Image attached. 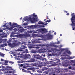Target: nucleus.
Returning <instances> with one entry per match:
<instances>
[{
    "label": "nucleus",
    "mask_w": 75,
    "mask_h": 75,
    "mask_svg": "<svg viewBox=\"0 0 75 75\" xmlns=\"http://www.w3.org/2000/svg\"><path fill=\"white\" fill-rule=\"evenodd\" d=\"M49 56H52V54H49Z\"/></svg>",
    "instance_id": "nucleus-50"
},
{
    "label": "nucleus",
    "mask_w": 75,
    "mask_h": 75,
    "mask_svg": "<svg viewBox=\"0 0 75 75\" xmlns=\"http://www.w3.org/2000/svg\"><path fill=\"white\" fill-rule=\"evenodd\" d=\"M48 69V68L46 67H44L42 69V70L43 71H44V70H47Z\"/></svg>",
    "instance_id": "nucleus-20"
},
{
    "label": "nucleus",
    "mask_w": 75,
    "mask_h": 75,
    "mask_svg": "<svg viewBox=\"0 0 75 75\" xmlns=\"http://www.w3.org/2000/svg\"><path fill=\"white\" fill-rule=\"evenodd\" d=\"M71 68H72V67H69V69H71Z\"/></svg>",
    "instance_id": "nucleus-48"
},
{
    "label": "nucleus",
    "mask_w": 75,
    "mask_h": 75,
    "mask_svg": "<svg viewBox=\"0 0 75 75\" xmlns=\"http://www.w3.org/2000/svg\"><path fill=\"white\" fill-rule=\"evenodd\" d=\"M41 75V74H35V75Z\"/></svg>",
    "instance_id": "nucleus-57"
},
{
    "label": "nucleus",
    "mask_w": 75,
    "mask_h": 75,
    "mask_svg": "<svg viewBox=\"0 0 75 75\" xmlns=\"http://www.w3.org/2000/svg\"><path fill=\"white\" fill-rule=\"evenodd\" d=\"M66 52H67V53L68 54H69V55L71 54V52H70V51H68V50H66Z\"/></svg>",
    "instance_id": "nucleus-19"
},
{
    "label": "nucleus",
    "mask_w": 75,
    "mask_h": 75,
    "mask_svg": "<svg viewBox=\"0 0 75 75\" xmlns=\"http://www.w3.org/2000/svg\"><path fill=\"white\" fill-rule=\"evenodd\" d=\"M12 72L11 71H9V73H12Z\"/></svg>",
    "instance_id": "nucleus-53"
},
{
    "label": "nucleus",
    "mask_w": 75,
    "mask_h": 75,
    "mask_svg": "<svg viewBox=\"0 0 75 75\" xmlns=\"http://www.w3.org/2000/svg\"><path fill=\"white\" fill-rule=\"evenodd\" d=\"M46 37H47V38L49 39V40L50 39H52V38L53 37L52 35H51L50 34H47L46 35Z\"/></svg>",
    "instance_id": "nucleus-6"
},
{
    "label": "nucleus",
    "mask_w": 75,
    "mask_h": 75,
    "mask_svg": "<svg viewBox=\"0 0 75 75\" xmlns=\"http://www.w3.org/2000/svg\"><path fill=\"white\" fill-rule=\"evenodd\" d=\"M8 24L10 25H11V22H9L8 23Z\"/></svg>",
    "instance_id": "nucleus-42"
},
{
    "label": "nucleus",
    "mask_w": 75,
    "mask_h": 75,
    "mask_svg": "<svg viewBox=\"0 0 75 75\" xmlns=\"http://www.w3.org/2000/svg\"><path fill=\"white\" fill-rule=\"evenodd\" d=\"M29 48H33V47L31 46H29Z\"/></svg>",
    "instance_id": "nucleus-44"
},
{
    "label": "nucleus",
    "mask_w": 75,
    "mask_h": 75,
    "mask_svg": "<svg viewBox=\"0 0 75 75\" xmlns=\"http://www.w3.org/2000/svg\"><path fill=\"white\" fill-rule=\"evenodd\" d=\"M51 22V20L49 19L48 21L47 20V21H45V22L46 23H47V22Z\"/></svg>",
    "instance_id": "nucleus-29"
},
{
    "label": "nucleus",
    "mask_w": 75,
    "mask_h": 75,
    "mask_svg": "<svg viewBox=\"0 0 75 75\" xmlns=\"http://www.w3.org/2000/svg\"><path fill=\"white\" fill-rule=\"evenodd\" d=\"M37 43H40V42H39V41H37Z\"/></svg>",
    "instance_id": "nucleus-55"
},
{
    "label": "nucleus",
    "mask_w": 75,
    "mask_h": 75,
    "mask_svg": "<svg viewBox=\"0 0 75 75\" xmlns=\"http://www.w3.org/2000/svg\"><path fill=\"white\" fill-rule=\"evenodd\" d=\"M30 57V54H25V57L26 58H29Z\"/></svg>",
    "instance_id": "nucleus-13"
},
{
    "label": "nucleus",
    "mask_w": 75,
    "mask_h": 75,
    "mask_svg": "<svg viewBox=\"0 0 75 75\" xmlns=\"http://www.w3.org/2000/svg\"><path fill=\"white\" fill-rule=\"evenodd\" d=\"M8 62L9 64H14V62L12 61H9Z\"/></svg>",
    "instance_id": "nucleus-25"
},
{
    "label": "nucleus",
    "mask_w": 75,
    "mask_h": 75,
    "mask_svg": "<svg viewBox=\"0 0 75 75\" xmlns=\"http://www.w3.org/2000/svg\"><path fill=\"white\" fill-rule=\"evenodd\" d=\"M24 29L23 28L22 29H21L19 30V31L21 33H23V32H24Z\"/></svg>",
    "instance_id": "nucleus-18"
},
{
    "label": "nucleus",
    "mask_w": 75,
    "mask_h": 75,
    "mask_svg": "<svg viewBox=\"0 0 75 75\" xmlns=\"http://www.w3.org/2000/svg\"><path fill=\"white\" fill-rule=\"evenodd\" d=\"M8 45H10V47H17V46L19 45V42H17L16 43L14 42L13 43V44L9 43L8 44Z\"/></svg>",
    "instance_id": "nucleus-3"
},
{
    "label": "nucleus",
    "mask_w": 75,
    "mask_h": 75,
    "mask_svg": "<svg viewBox=\"0 0 75 75\" xmlns=\"http://www.w3.org/2000/svg\"><path fill=\"white\" fill-rule=\"evenodd\" d=\"M71 22L72 23L71 25L75 26V23H75V16H72L71 18Z\"/></svg>",
    "instance_id": "nucleus-4"
},
{
    "label": "nucleus",
    "mask_w": 75,
    "mask_h": 75,
    "mask_svg": "<svg viewBox=\"0 0 75 75\" xmlns=\"http://www.w3.org/2000/svg\"><path fill=\"white\" fill-rule=\"evenodd\" d=\"M54 44L53 43H51L49 44V45L50 47H53L54 46Z\"/></svg>",
    "instance_id": "nucleus-26"
},
{
    "label": "nucleus",
    "mask_w": 75,
    "mask_h": 75,
    "mask_svg": "<svg viewBox=\"0 0 75 75\" xmlns=\"http://www.w3.org/2000/svg\"><path fill=\"white\" fill-rule=\"evenodd\" d=\"M48 47H49V45H46V47L47 48H48Z\"/></svg>",
    "instance_id": "nucleus-38"
},
{
    "label": "nucleus",
    "mask_w": 75,
    "mask_h": 75,
    "mask_svg": "<svg viewBox=\"0 0 75 75\" xmlns=\"http://www.w3.org/2000/svg\"><path fill=\"white\" fill-rule=\"evenodd\" d=\"M62 56H68V55H67V54L66 55H62Z\"/></svg>",
    "instance_id": "nucleus-51"
},
{
    "label": "nucleus",
    "mask_w": 75,
    "mask_h": 75,
    "mask_svg": "<svg viewBox=\"0 0 75 75\" xmlns=\"http://www.w3.org/2000/svg\"><path fill=\"white\" fill-rule=\"evenodd\" d=\"M30 35V34H28L27 33H26L25 34V36H26V37H29Z\"/></svg>",
    "instance_id": "nucleus-21"
},
{
    "label": "nucleus",
    "mask_w": 75,
    "mask_h": 75,
    "mask_svg": "<svg viewBox=\"0 0 75 75\" xmlns=\"http://www.w3.org/2000/svg\"><path fill=\"white\" fill-rule=\"evenodd\" d=\"M2 41H3V40L1 39H0V43H1L2 42Z\"/></svg>",
    "instance_id": "nucleus-31"
},
{
    "label": "nucleus",
    "mask_w": 75,
    "mask_h": 75,
    "mask_svg": "<svg viewBox=\"0 0 75 75\" xmlns=\"http://www.w3.org/2000/svg\"><path fill=\"white\" fill-rule=\"evenodd\" d=\"M23 64H21V67H23Z\"/></svg>",
    "instance_id": "nucleus-56"
},
{
    "label": "nucleus",
    "mask_w": 75,
    "mask_h": 75,
    "mask_svg": "<svg viewBox=\"0 0 75 75\" xmlns=\"http://www.w3.org/2000/svg\"><path fill=\"white\" fill-rule=\"evenodd\" d=\"M3 30H2V29H0V32H3Z\"/></svg>",
    "instance_id": "nucleus-35"
},
{
    "label": "nucleus",
    "mask_w": 75,
    "mask_h": 75,
    "mask_svg": "<svg viewBox=\"0 0 75 75\" xmlns=\"http://www.w3.org/2000/svg\"><path fill=\"white\" fill-rule=\"evenodd\" d=\"M32 70H33V71H34H34H35V69H34L33 68V69H32Z\"/></svg>",
    "instance_id": "nucleus-47"
},
{
    "label": "nucleus",
    "mask_w": 75,
    "mask_h": 75,
    "mask_svg": "<svg viewBox=\"0 0 75 75\" xmlns=\"http://www.w3.org/2000/svg\"><path fill=\"white\" fill-rule=\"evenodd\" d=\"M47 17L48 20L49 19V17H48V16H47Z\"/></svg>",
    "instance_id": "nucleus-45"
},
{
    "label": "nucleus",
    "mask_w": 75,
    "mask_h": 75,
    "mask_svg": "<svg viewBox=\"0 0 75 75\" xmlns=\"http://www.w3.org/2000/svg\"><path fill=\"white\" fill-rule=\"evenodd\" d=\"M60 75H63V74H62V73H61Z\"/></svg>",
    "instance_id": "nucleus-64"
},
{
    "label": "nucleus",
    "mask_w": 75,
    "mask_h": 75,
    "mask_svg": "<svg viewBox=\"0 0 75 75\" xmlns=\"http://www.w3.org/2000/svg\"><path fill=\"white\" fill-rule=\"evenodd\" d=\"M22 46L23 47H21L20 49H18L17 50V51H23L22 50H24V49H25L26 48V47L25 46L22 45Z\"/></svg>",
    "instance_id": "nucleus-7"
},
{
    "label": "nucleus",
    "mask_w": 75,
    "mask_h": 75,
    "mask_svg": "<svg viewBox=\"0 0 75 75\" xmlns=\"http://www.w3.org/2000/svg\"><path fill=\"white\" fill-rule=\"evenodd\" d=\"M17 36L18 37H20V38H21V37H24V36H25V34H20L17 35Z\"/></svg>",
    "instance_id": "nucleus-12"
},
{
    "label": "nucleus",
    "mask_w": 75,
    "mask_h": 75,
    "mask_svg": "<svg viewBox=\"0 0 75 75\" xmlns=\"http://www.w3.org/2000/svg\"><path fill=\"white\" fill-rule=\"evenodd\" d=\"M67 15H69V13H67Z\"/></svg>",
    "instance_id": "nucleus-63"
},
{
    "label": "nucleus",
    "mask_w": 75,
    "mask_h": 75,
    "mask_svg": "<svg viewBox=\"0 0 75 75\" xmlns=\"http://www.w3.org/2000/svg\"><path fill=\"white\" fill-rule=\"evenodd\" d=\"M5 62L6 64H8V61H7V60H5Z\"/></svg>",
    "instance_id": "nucleus-30"
},
{
    "label": "nucleus",
    "mask_w": 75,
    "mask_h": 75,
    "mask_svg": "<svg viewBox=\"0 0 75 75\" xmlns=\"http://www.w3.org/2000/svg\"><path fill=\"white\" fill-rule=\"evenodd\" d=\"M40 31L43 33H45L47 32V30L45 28H41L40 30Z\"/></svg>",
    "instance_id": "nucleus-8"
},
{
    "label": "nucleus",
    "mask_w": 75,
    "mask_h": 75,
    "mask_svg": "<svg viewBox=\"0 0 75 75\" xmlns=\"http://www.w3.org/2000/svg\"><path fill=\"white\" fill-rule=\"evenodd\" d=\"M1 62H3V61H5V60L3 59H1Z\"/></svg>",
    "instance_id": "nucleus-36"
},
{
    "label": "nucleus",
    "mask_w": 75,
    "mask_h": 75,
    "mask_svg": "<svg viewBox=\"0 0 75 75\" xmlns=\"http://www.w3.org/2000/svg\"><path fill=\"white\" fill-rule=\"evenodd\" d=\"M24 21H26V20H28V21H30L31 23H34L35 22V18L34 17H33L32 19L31 18V17H30L28 18H23Z\"/></svg>",
    "instance_id": "nucleus-2"
},
{
    "label": "nucleus",
    "mask_w": 75,
    "mask_h": 75,
    "mask_svg": "<svg viewBox=\"0 0 75 75\" xmlns=\"http://www.w3.org/2000/svg\"><path fill=\"white\" fill-rule=\"evenodd\" d=\"M22 19H23V18H22V17L20 18V20H21Z\"/></svg>",
    "instance_id": "nucleus-62"
},
{
    "label": "nucleus",
    "mask_w": 75,
    "mask_h": 75,
    "mask_svg": "<svg viewBox=\"0 0 75 75\" xmlns=\"http://www.w3.org/2000/svg\"><path fill=\"white\" fill-rule=\"evenodd\" d=\"M43 57H45V54H44V55H43Z\"/></svg>",
    "instance_id": "nucleus-61"
},
{
    "label": "nucleus",
    "mask_w": 75,
    "mask_h": 75,
    "mask_svg": "<svg viewBox=\"0 0 75 75\" xmlns=\"http://www.w3.org/2000/svg\"><path fill=\"white\" fill-rule=\"evenodd\" d=\"M34 48H36V49H38V48H39V47H34Z\"/></svg>",
    "instance_id": "nucleus-37"
},
{
    "label": "nucleus",
    "mask_w": 75,
    "mask_h": 75,
    "mask_svg": "<svg viewBox=\"0 0 75 75\" xmlns=\"http://www.w3.org/2000/svg\"><path fill=\"white\" fill-rule=\"evenodd\" d=\"M44 73H45V74H48V73L47 71H45Z\"/></svg>",
    "instance_id": "nucleus-32"
},
{
    "label": "nucleus",
    "mask_w": 75,
    "mask_h": 75,
    "mask_svg": "<svg viewBox=\"0 0 75 75\" xmlns=\"http://www.w3.org/2000/svg\"><path fill=\"white\" fill-rule=\"evenodd\" d=\"M60 42H59V41H58L57 42V44H60Z\"/></svg>",
    "instance_id": "nucleus-40"
},
{
    "label": "nucleus",
    "mask_w": 75,
    "mask_h": 75,
    "mask_svg": "<svg viewBox=\"0 0 75 75\" xmlns=\"http://www.w3.org/2000/svg\"><path fill=\"white\" fill-rule=\"evenodd\" d=\"M51 67V65H49V66H47V67Z\"/></svg>",
    "instance_id": "nucleus-52"
},
{
    "label": "nucleus",
    "mask_w": 75,
    "mask_h": 75,
    "mask_svg": "<svg viewBox=\"0 0 75 75\" xmlns=\"http://www.w3.org/2000/svg\"><path fill=\"white\" fill-rule=\"evenodd\" d=\"M33 57H37V55H36V54H33Z\"/></svg>",
    "instance_id": "nucleus-41"
},
{
    "label": "nucleus",
    "mask_w": 75,
    "mask_h": 75,
    "mask_svg": "<svg viewBox=\"0 0 75 75\" xmlns=\"http://www.w3.org/2000/svg\"><path fill=\"white\" fill-rule=\"evenodd\" d=\"M35 61V60L34 59H30V61H28V62H34Z\"/></svg>",
    "instance_id": "nucleus-17"
},
{
    "label": "nucleus",
    "mask_w": 75,
    "mask_h": 75,
    "mask_svg": "<svg viewBox=\"0 0 75 75\" xmlns=\"http://www.w3.org/2000/svg\"><path fill=\"white\" fill-rule=\"evenodd\" d=\"M38 24H44V23L42 22V21H40L38 23Z\"/></svg>",
    "instance_id": "nucleus-22"
},
{
    "label": "nucleus",
    "mask_w": 75,
    "mask_h": 75,
    "mask_svg": "<svg viewBox=\"0 0 75 75\" xmlns=\"http://www.w3.org/2000/svg\"><path fill=\"white\" fill-rule=\"evenodd\" d=\"M25 51L26 53H28V50L27 49H26L25 50Z\"/></svg>",
    "instance_id": "nucleus-28"
},
{
    "label": "nucleus",
    "mask_w": 75,
    "mask_h": 75,
    "mask_svg": "<svg viewBox=\"0 0 75 75\" xmlns=\"http://www.w3.org/2000/svg\"><path fill=\"white\" fill-rule=\"evenodd\" d=\"M66 71H65L63 69H58L57 71H56L57 72L59 73V72H65Z\"/></svg>",
    "instance_id": "nucleus-9"
},
{
    "label": "nucleus",
    "mask_w": 75,
    "mask_h": 75,
    "mask_svg": "<svg viewBox=\"0 0 75 75\" xmlns=\"http://www.w3.org/2000/svg\"><path fill=\"white\" fill-rule=\"evenodd\" d=\"M33 69L32 68H29L27 69L28 70H32Z\"/></svg>",
    "instance_id": "nucleus-27"
},
{
    "label": "nucleus",
    "mask_w": 75,
    "mask_h": 75,
    "mask_svg": "<svg viewBox=\"0 0 75 75\" xmlns=\"http://www.w3.org/2000/svg\"><path fill=\"white\" fill-rule=\"evenodd\" d=\"M8 30H10L11 31V30H12V29H11V27L10 28H8Z\"/></svg>",
    "instance_id": "nucleus-39"
},
{
    "label": "nucleus",
    "mask_w": 75,
    "mask_h": 75,
    "mask_svg": "<svg viewBox=\"0 0 75 75\" xmlns=\"http://www.w3.org/2000/svg\"><path fill=\"white\" fill-rule=\"evenodd\" d=\"M74 13H73L71 14V16H74Z\"/></svg>",
    "instance_id": "nucleus-49"
},
{
    "label": "nucleus",
    "mask_w": 75,
    "mask_h": 75,
    "mask_svg": "<svg viewBox=\"0 0 75 75\" xmlns=\"http://www.w3.org/2000/svg\"><path fill=\"white\" fill-rule=\"evenodd\" d=\"M4 54L2 53L1 52H0V56H1V57H4Z\"/></svg>",
    "instance_id": "nucleus-24"
},
{
    "label": "nucleus",
    "mask_w": 75,
    "mask_h": 75,
    "mask_svg": "<svg viewBox=\"0 0 75 75\" xmlns=\"http://www.w3.org/2000/svg\"><path fill=\"white\" fill-rule=\"evenodd\" d=\"M12 40H15L16 38H12Z\"/></svg>",
    "instance_id": "nucleus-58"
},
{
    "label": "nucleus",
    "mask_w": 75,
    "mask_h": 75,
    "mask_svg": "<svg viewBox=\"0 0 75 75\" xmlns=\"http://www.w3.org/2000/svg\"><path fill=\"white\" fill-rule=\"evenodd\" d=\"M38 51L40 53H41L43 52V51H42V49H40L38 50Z\"/></svg>",
    "instance_id": "nucleus-23"
},
{
    "label": "nucleus",
    "mask_w": 75,
    "mask_h": 75,
    "mask_svg": "<svg viewBox=\"0 0 75 75\" xmlns=\"http://www.w3.org/2000/svg\"><path fill=\"white\" fill-rule=\"evenodd\" d=\"M40 64H39L37 63H35L34 64H31V65H33V66H35V67H38V65Z\"/></svg>",
    "instance_id": "nucleus-10"
},
{
    "label": "nucleus",
    "mask_w": 75,
    "mask_h": 75,
    "mask_svg": "<svg viewBox=\"0 0 75 75\" xmlns=\"http://www.w3.org/2000/svg\"><path fill=\"white\" fill-rule=\"evenodd\" d=\"M59 47H62V45H60L59 46Z\"/></svg>",
    "instance_id": "nucleus-60"
},
{
    "label": "nucleus",
    "mask_w": 75,
    "mask_h": 75,
    "mask_svg": "<svg viewBox=\"0 0 75 75\" xmlns=\"http://www.w3.org/2000/svg\"><path fill=\"white\" fill-rule=\"evenodd\" d=\"M51 75H56V74H55L52 73L51 74Z\"/></svg>",
    "instance_id": "nucleus-33"
},
{
    "label": "nucleus",
    "mask_w": 75,
    "mask_h": 75,
    "mask_svg": "<svg viewBox=\"0 0 75 75\" xmlns=\"http://www.w3.org/2000/svg\"><path fill=\"white\" fill-rule=\"evenodd\" d=\"M65 49H62L61 50V52H62V51H64V50Z\"/></svg>",
    "instance_id": "nucleus-43"
},
{
    "label": "nucleus",
    "mask_w": 75,
    "mask_h": 75,
    "mask_svg": "<svg viewBox=\"0 0 75 75\" xmlns=\"http://www.w3.org/2000/svg\"><path fill=\"white\" fill-rule=\"evenodd\" d=\"M46 46V45L44 44H43L42 45V47H45Z\"/></svg>",
    "instance_id": "nucleus-34"
},
{
    "label": "nucleus",
    "mask_w": 75,
    "mask_h": 75,
    "mask_svg": "<svg viewBox=\"0 0 75 75\" xmlns=\"http://www.w3.org/2000/svg\"><path fill=\"white\" fill-rule=\"evenodd\" d=\"M18 55H21V54L20 53L18 54Z\"/></svg>",
    "instance_id": "nucleus-59"
},
{
    "label": "nucleus",
    "mask_w": 75,
    "mask_h": 75,
    "mask_svg": "<svg viewBox=\"0 0 75 75\" xmlns=\"http://www.w3.org/2000/svg\"><path fill=\"white\" fill-rule=\"evenodd\" d=\"M1 47H4V45H1Z\"/></svg>",
    "instance_id": "nucleus-46"
},
{
    "label": "nucleus",
    "mask_w": 75,
    "mask_h": 75,
    "mask_svg": "<svg viewBox=\"0 0 75 75\" xmlns=\"http://www.w3.org/2000/svg\"><path fill=\"white\" fill-rule=\"evenodd\" d=\"M33 17H36V18H35V19H37V18H38L37 17V15H35L34 14V13H33Z\"/></svg>",
    "instance_id": "nucleus-16"
},
{
    "label": "nucleus",
    "mask_w": 75,
    "mask_h": 75,
    "mask_svg": "<svg viewBox=\"0 0 75 75\" xmlns=\"http://www.w3.org/2000/svg\"><path fill=\"white\" fill-rule=\"evenodd\" d=\"M45 27L44 25H31V26H28V27L29 28L31 29H32V30H34L35 28H44Z\"/></svg>",
    "instance_id": "nucleus-1"
},
{
    "label": "nucleus",
    "mask_w": 75,
    "mask_h": 75,
    "mask_svg": "<svg viewBox=\"0 0 75 75\" xmlns=\"http://www.w3.org/2000/svg\"><path fill=\"white\" fill-rule=\"evenodd\" d=\"M22 71H23V72H24V70L23 69H22Z\"/></svg>",
    "instance_id": "nucleus-54"
},
{
    "label": "nucleus",
    "mask_w": 75,
    "mask_h": 75,
    "mask_svg": "<svg viewBox=\"0 0 75 75\" xmlns=\"http://www.w3.org/2000/svg\"><path fill=\"white\" fill-rule=\"evenodd\" d=\"M37 52V51L36 50H34L32 49L31 51V52H32V53H36Z\"/></svg>",
    "instance_id": "nucleus-15"
},
{
    "label": "nucleus",
    "mask_w": 75,
    "mask_h": 75,
    "mask_svg": "<svg viewBox=\"0 0 75 75\" xmlns=\"http://www.w3.org/2000/svg\"><path fill=\"white\" fill-rule=\"evenodd\" d=\"M12 25H13L11 26V27L12 30H13V28H14L15 27H18V25L17 23H13Z\"/></svg>",
    "instance_id": "nucleus-5"
},
{
    "label": "nucleus",
    "mask_w": 75,
    "mask_h": 75,
    "mask_svg": "<svg viewBox=\"0 0 75 75\" xmlns=\"http://www.w3.org/2000/svg\"><path fill=\"white\" fill-rule=\"evenodd\" d=\"M39 59L41 61V60H42V61H44V59H45L44 58H43L41 56H40L39 57Z\"/></svg>",
    "instance_id": "nucleus-14"
},
{
    "label": "nucleus",
    "mask_w": 75,
    "mask_h": 75,
    "mask_svg": "<svg viewBox=\"0 0 75 75\" xmlns=\"http://www.w3.org/2000/svg\"><path fill=\"white\" fill-rule=\"evenodd\" d=\"M36 61H37L38 62H39V64H41L42 62H41V61H40V60L39 57H37L36 58Z\"/></svg>",
    "instance_id": "nucleus-11"
}]
</instances>
